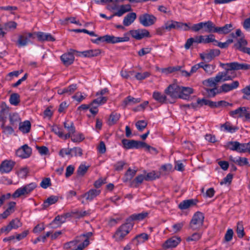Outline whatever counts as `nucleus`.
<instances>
[{
    "instance_id": "obj_1",
    "label": "nucleus",
    "mask_w": 250,
    "mask_h": 250,
    "mask_svg": "<svg viewBox=\"0 0 250 250\" xmlns=\"http://www.w3.org/2000/svg\"><path fill=\"white\" fill-rule=\"evenodd\" d=\"M230 63H221L220 65L225 69V71L219 72L214 77L210 78L203 81L204 85L210 87H217V83L221 82H225L232 80L235 77L232 73H229L234 69H230Z\"/></svg>"
},
{
    "instance_id": "obj_2",
    "label": "nucleus",
    "mask_w": 250,
    "mask_h": 250,
    "mask_svg": "<svg viewBox=\"0 0 250 250\" xmlns=\"http://www.w3.org/2000/svg\"><path fill=\"white\" fill-rule=\"evenodd\" d=\"M63 126L67 131V133L66 134L63 133L62 128L56 125L51 126V131L59 138L66 140L69 138L71 135H73L75 132V127L72 122H69L68 121L63 123Z\"/></svg>"
},
{
    "instance_id": "obj_3",
    "label": "nucleus",
    "mask_w": 250,
    "mask_h": 250,
    "mask_svg": "<svg viewBox=\"0 0 250 250\" xmlns=\"http://www.w3.org/2000/svg\"><path fill=\"white\" fill-rule=\"evenodd\" d=\"M124 1L125 0H110V3H113V5H110V8L112 12V15H110V19L115 16L121 17L125 13L132 10L131 5L129 4L120 5L117 4Z\"/></svg>"
},
{
    "instance_id": "obj_4",
    "label": "nucleus",
    "mask_w": 250,
    "mask_h": 250,
    "mask_svg": "<svg viewBox=\"0 0 250 250\" xmlns=\"http://www.w3.org/2000/svg\"><path fill=\"white\" fill-rule=\"evenodd\" d=\"M133 225L130 223H125L120 226L113 235V238L117 242L124 241L127 235L132 229Z\"/></svg>"
},
{
    "instance_id": "obj_5",
    "label": "nucleus",
    "mask_w": 250,
    "mask_h": 250,
    "mask_svg": "<svg viewBox=\"0 0 250 250\" xmlns=\"http://www.w3.org/2000/svg\"><path fill=\"white\" fill-rule=\"evenodd\" d=\"M34 38V33L24 31L18 35L15 43L19 48L25 47L32 43L31 39Z\"/></svg>"
},
{
    "instance_id": "obj_6",
    "label": "nucleus",
    "mask_w": 250,
    "mask_h": 250,
    "mask_svg": "<svg viewBox=\"0 0 250 250\" xmlns=\"http://www.w3.org/2000/svg\"><path fill=\"white\" fill-rule=\"evenodd\" d=\"M36 183L32 182L18 188L13 193L14 198H19L22 195L29 194L36 187Z\"/></svg>"
},
{
    "instance_id": "obj_7",
    "label": "nucleus",
    "mask_w": 250,
    "mask_h": 250,
    "mask_svg": "<svg viewBox=\"0 0 250 250\" xmlns=\"http://www.w3.org/2000/svg\"><path fill=\"white\" fill-rule=\"evenodd\" d=\"M189 24L183 23L173 20L167 21L166 22V27L167 31L171 29L183 30L188 31L190 29Z\"/></svg>"
},
{
    "instance_id": "obj_8",
    "label": "nucleus",
    "mask_w": 250,
    "mask_h": 250,
    "mask_svg": "<svg viewBox=\"0 0 250 250\" xmlns=\"http://www.w3.org/2000/svg\"><path fill=\"white\" fill-rule=\"evenodd\" d=\"M204 215L200 211L196 212L190 222V227L193 230L200 229L203 225Z\"/></svg>"
},
{
    "instance_id": "obj_9",
    "label": "nucleus",
    "mask_w": 250,
    "mask_h": 250,
    "mask_svg": "<svg viewBox=\"0 0 250 250\" xmlns=\"http://www.w3.org/2000/svg\"><path fill=\"white\" fill-rule=\"evenodd\" d=\"M138 19L140 24L145 27H148L153 25L157 21L156 17L148 13H145L140 15Z\"/></svg>"
},
{
    "instance_id": "obj_10",
    "label": "nucleus",
    "mask_w": 250,
    "mask_h": 250,
    "mask_svg": "<svg viewBox=\"0 0 250 250\" xmlns=\"http://www.w3.org/2000/svg\"><path fill=\"white\" fill-rule=\"evenodd\" d=\"M97 97L90 103L91 108L89 111L94 116L96 115L98 112V106L104 104L107 100L106 97L103 96L99 95Z\"/></svg>"
},
{
    "instance_id": "obj_11",
    "label": "nucleus",
    "mask_w": 250,
    "mask_h": 250,
    "mask_svg": "<svg viewBox=\"0 0 250 250\" xmlns=\"http://www.w3.org/2000/svg\"><path fill=\"white\" fill-rule=\"evenodd\" d=\"M122 143L124 147L127 149L143 148L144 146H146V143L145 142L125 139L122 140Z\"/></svg>"
},
{
    "instance_id": "obj_12",
    "label": "nucleus",
    "mask_w": 250,
    "mask_h": 250,
    "mask_svg": "<svg viewBox=\"0 0 250 250\" xmlns=\"http://www.w3.org/2000/svg\"><path fill=\"white\" fill-rule=\"evenodd\" d=\"M247 45L248 42L244 37H242L237 40V42L234 43L233 47L236 50L250 55V48L246 47Z\"/></svg>"
},
{
    "instance_id": "obj_13",
    "label": "nucleus",
    "mask_w": 250,
    "mask_h": 250,
    "mask_svg": "<svg viewBox=\"0 0 250 250\" xmlns=\"http://www.w3.org/2000/svg\"><path fill=\"white\" fill-rule=\"evenodd\" d=\"M129 33L133 38L138 40H141L144 38L150 37L149 31L146 29L131 30H130Z\"/></svg>"
},
{
    "instance_id": "obj_14",
    "label": "nucleus",
    "mask_w": 250,
    "mask_h": 250,
    "mask_svg": "<svg viewBox=\"0 0 250 250\" xmlns=\"http://www.w3.org/2000/svg\"><path fill=\"white\" fill-rule=\"evenodd\" d=\"M75 50L71 49L70 51L63 54L61 56V60L62 63L65 66H68L72 64L74 61V53Z\"/></svg>"
},
{
    "instance_id": "obj_15",
    "label": "nucleus",
    "mask_w": 250,
    "mask_h": 250,
    "mask_svg": "<svg viewBox=\"0 0 250 250\" xmlns=\"http://www.w3.org/2000/svg\"><path fill=\"white\" fill-rule=\"evenodd\" d=\"M180 86L176 84L169 85L165 90V93L171 98H180Z\"/></svg>"
},
{
    "instance_id": "obj_16",
    "label": "nucleus",
    "mask_w": 250,
    "mask_h": 250,
    "mask_svg": "<svg viewBox=\"0 0 250 250\" xmlns=\"http://www.w3.org/2000/svg\"><path fill=\"white\" fill-rule=\"evenodd\" d=\"M17 156L22 159H26L30 156L32 153V149L27 145H24L16 151Z\"/></svg>"
},
{
    "instance_id": "obj_17",
    "label": "nucleus",
    "mask_w": 250,
    "mask_h": 250,
    "mask_svg": "<svg viewBox=\"0 0 250 250\" xmlns=\"http://www.w3.org/2000/svg\"><path fill=\"white\" fill-rule=\"evenodd\" d=\"M33 33L34 36L36 35L38 41L40 42H54L55 41V38L50 33L41 31Z\"/></svg>"
},
{
    "instance_id": "obj_18",
    "label": "nucleus",
    "mask_w": 250,
    "mask_h": 250,
    "mask_svg": "<svg viewBox=\"0 0 250 250\" xmlns=\"http://www.w3.org/2000/svg\"><path fill=\"white\" fill-rule=\"evenodd\" d=\"M15 162L12 160H4L0 166V171L2 173H8L13 169Z\"/></svg>"
},
{
    "instance_id": "obj_19",
    "label": "nucleus",
    "mask_w": 250,
    "mask_h": 250,
    "mask_svg": "<svg viewBox=\"0 0 250 250\" xmlns=\"http://www.w3.org/2000/svg\"><path fill=\"white\" fill-rule=\"evenodd\" d=\"M181 239L179 237L173 236L168 239L163 244V247L165 249L173 248L181 242Z\"/></svg>"
},
{
    "instance_id": "obj_20",
    "label": "nucleus",
    "mask_w": 250,
    "mask_h": 250,
    "mask_svg": "<svg viewBox=\"0 0 250 250\" xmlns=\"http://www.w3.org/2000/svg\"><path fill=\"white\" fill-rule=\"evenodd\" d=\"M247 109H249V108L245 106L240 107L234 110L231 111L229 115L233 118H242L244 117L248 118L249 114L246 113Z\"/></svg>"
},
{
    "instance_id": "obj_21",
    "label": "nucleus",
    "mask_w": 250,
    "mask_h": 250,
    "mask_svg": "<svg viewBox=\"0 0 250 250\" xmlns=\"http://www.w3.org/2000/svg\"><path fill=\"white\" fill-rule=\"evenodd\" d=\"M101 190L99 189L91 188L87 192L82 195L83 198H85L87 201H92L96 197L100 195Z\"/></svg>"
},
{
    "instance_id": "obj_22",
    "label": "nucleus",
    "mask_w": 250,
    "mask_h": 250,
    "mask_svg": "<svg viewBox=\"0 0 250 250\" xmlns=\"http://www.w3.org/2000/svg\"><path fill=\"white\" fill-rule=\"evenodd\" d=\"M239 83L238 81H233L230 83H224L221 86L220 91L227 93L238 87Z\"/></svg>"
},
{
    "instance_id": "obj_23",
    "label": "nucleus",
    "mask_w": 250,
    "mask_h": 250,
    "mask_svg": "<svg viewBox=\"0 0 250 250\" xmlns=\"http://www.w3.org/2000/svg\"><path fill=\"white\" fill-rule=\"evenodd\" d=\"M229 68L234 70H247L250 69V64L245 63H239L236 62H230Z\"/></svg>"
},
{
    "instance_id": "obj_24",
    "label": "nucleus",
    "mask_w": 250,
    "mask_h": 250,
    "mask_svg": "<svg viewBox=\"0 0 250 250\" xmlns=\"http://www.w3.org/2000/svg\"><path fill=\"white\" fill-rule=\"evenodd\" d=\"M229 159L230 161L234 163L239 166H244L249 164V161L247 158L238 157H234L230 155L229 157Z\"/></svg>"
},
{
    "instance_id": "obj_25",
    "label": "nucleus",
    "mask_w": 250,
    "mask_h": 250,
    "mask_svg": "<svg viewBox=\"0 0 250 250\" xmlns=\"http://www.w3.org/2000/svg\"><path fill=\"white\" fill-rule=\"evenodd\" d=\"M137 18V15L134 12L127 14L124 18L123 23L125 26L131 25Z\"/></svg>"
},
{
    "instance_id": "obj_26",
    "label": "nucleus",
    "mask_w": 250,
    "mask_h": 250,
    "mask_svg": "<svg viewBox=\"0 0 250 250\" xmlns=\"http://www.w3.org/2000/svg\"><path fill=\"white\" fill-rule=\"evenodd\" d=\"M233 29V25L231 23L226 24L222 27L215 28V32L220 34H227Z\"/></svg>"
},
{
    "instance_id": "obj_27",
    "label": "nucleus",
    "mask_w": 250,
    "mask_h": 250,
    "mask_svg": "<svg viewBox=\"0 0 250 250\" xmlns=\"http://www.w3.org/2000/svg\"><path fill=\"white\" fill-rule=\"evenodd\" d=\"M238 129V127L233 126L231 123L229 122H227L225 124L221 125V130L225 132L233 133L235 132Z\"/></svg>"
},
{
    "instance_id": "obj_28",
    "label": "nucleus",
    "mask_w": 250,
    "mask_h": 250,
    "mask_svg": "<svg viewBox=\"0 0 250 250\" xmlns=\"http://www.w3.org/2000/svg\"><path fill=\"white\" fill-rule=\"evenodd\" d=\"M196 205V202L193 199L184 200L178 205L179 208L181 210H184Z\"/></svg>"
},
{
    "instance_id": "obj_29",
    "label": "nucleus",
    "mask_w": 250,
    "mask_h": 250,
    "mask_svg": "<svg viewBox=\"0 0 250 250\" xmlns=\"http://www.w3.org/2000/svg\"><path fill=\"white\" fill-rule=\"evenodd\" d=\"M141 101V100L140 98H135L130 96H128L123 101V105L124 107H125L127 105H133L134 104L139 103Z\"/></svg>"
},
{
    "instance_id": "obj_30",
    "label": "nucleus",
    "mask_w": 250,
    "mask_h": 250,
    "mask_svg": "<svg viewBox=\"0 0 250 250\" xmlns=\"http://www.w3.org/2000/svg\"><path fill=\"white\" fill-rule=\"evenodd\" d=\"M180 98L185 99H187L193 92V89L191 87L181 86H180Z\"/></svg>"
},
{
    "instance_id": "obj_31",
    "label": "nucleus",
    "mask_w": 250,
    "mask_h": 250,
    "mask_svg": "<svg viewBox=\"0 0 250 250\" xmlns=\"http://www.w3.org/2000/svg\"><path fill=\"white\" fill-rule=\"evenodd\" d=\"M100 53L99 50H88L82 52H79V56H83L84 57H92L97 56Z\"/></svg>"
},
{
    "instance_id": "obj_32",
    "label": "nucleus",
    "mask_w": 250,
    "mask_h": 250,
    "mask_svg": "<svg viewBox=\"0 0 250 250\" xmlns=\"http://www.w3.org/2000/svg\"><path fill=\"white\" fill-rule=\"evenodd\" d=\"M152 98L158 103L164 104L167 100V96L161 92L155 91L152 94Z\"/></svg>"
},
{
    "instance_id": "obj_33",
    "label": "nucleus",
    "mask_w": 250,
    "mask_h": 250,
    "mask_svg": "<svg viewBox=\"0 0 250 250\" xmlns=\"http://www.w3.org/2000/svg\"><path fill=\"white\" fill-rule=\"evenodd\" d=\"M31 129V123L28 121L26 120L23 122H21L19 124V130L23 133H28Z\"/></svg>"
},
{
    "instance_id": "obj_34",
    "label": "nucleus",
    "mask_w": 250,
    "mask_h": 250,
    "mask_svg": "<svg viewBox=\"0 0 250 250\" xmlns=\"http://www.w3.org/2000/svg\"><path fill=\"white\" fill-rule=\"evenodd\" d=\"M58 200L59 197L57 196H50L43 202L42 204V208H46L50 205L56 203L58 201Z\"/></svg>"
},
{
    "instance_id": "obj_35",
    "label": "nucleus",
    "mask_w": 250,
    "mask_h": 250,
    "mask_svg": "<svg viewBox=\"0 0 250 250\" xmlns=\"http://www.w3.org/2000/svg\"><path fill=\"white\" fill-rule=\"evenodd\" d=\"M205 28V31L208 33H216L215 24L211 21H208L206 22H203V28Z\"/></svg>"
},
{
    "instance_id": "obj_36",
    "label": "nucleus",
    "mask_w": 250,
    "mask_h": 250,
    "mask_svg": "<svg viewBox=\"0 0 250 250\" xmlns=\"http://www.w3.org/2000/svg\"><path fill=\"white\" fill-rule=\"evenodd\" d=\"M149 238V236L147 234L143 233L136 235L133 239V241H136V245H139L145 242Z\"/></svg>"
},
{
    "instance_id": "obj_37",
    "label": "nucleus",
    "mask_w": 250,
    "mask_h": 250,
    "mask_svg": "<svg viewBox=\"0 0 250 250\" xmlns=\"http://www.w3.org/2000/svg\"><path fill=\"white\" fill-rule=\"evenodd\" d=\"M220 54V51L219 49H211L209 52L207 53V62H209L212 60L215 57L218 56Z\"/></svg>"
},
{
    "instance_id": "obj_38",
    "label": "nucleus",
    "mask_w": 250,
    "mask_h": 250,
    "mask_svg": "<svg viewBox=\"0 0 250 250\" xmlns=\"http://www.w3.org/2000/svg\"><path fill=\"white\" fill-rule=\"evenodd\" d=\"M216 68V65L213 64H206L205 62H203V64H202V68H203L204 71L208 74V75H211L215 70Z\"/></svg>"
},
{
    "instance_id": "obj_39",
    "label": "nucleus",
    "mask_w": 250,
    "mask_h": 250,
    "mask_svg": "<svg viewBox=\"0 0 250 250\" xmlns=\"http://www.w3.org/2000/svg\"><path fill=\"white\" fill-rule=\"evenodd\" d=\"M144 180H146L145 176L143 174L139 175L131 182V186L137 188Z\"/></svg>"
},
{
    "instance_id": "obj_40",
    "label": "nucleus",
    "mask_w": 250,
    "mask_h": 250,
    "mask_svg": "<svg viewBox=\"0 0 250 250\" xmlns=\"http://www.w3.org/2000/svg\"><path fill=\"white\" fill-rule=\"evenodd\" d=\"M238 146L237 152L245 153L248 152L250 153V143H240L238 142Z\"/></svg>"
},
{
    "instance_id": "obj_41",
    "label": "nucleus",
    "mask_w": 250,
    "mask_h": 250,
    "mask_svg": "<svg viewBox=\"0 0 250 250\" xmlns=\"http://www.w3.org/2000/svg\"><path fill=\"white\" fill-rule=\"evenodd\" d=\"M148 215L147 212H142L139 213L133 214L130 216V218L132 220L141 221L147 217Z\"/></svg>"
},
{
    "instance_id": "obj_42",
    "label": "nucleus",
    "mask_w": 250,
    "mask_h": 250,
    "mask_svg": "<svg viewBox=\"0 0 250 250\" xmlns=\"http://www.w3.org/2000/svg\"><path fill=\"white\" fill-rule=\"evenodd\" d=\"M136 170H133L129 168L125 175L124 181L128 182L131 181L136 174Z\"/></svg>"
},
{
    "instance_id": "obj_43",
    "label": "nucleus",
    "mask_w": 250,
    "mask_h": 250,
    "mask_svg": "<svg viewBox=\"0 0 250 250\" xmlns=\"http://www.w3.org/2000/svg\"><path fill=\"white\" fill-rule=\"evenodd\" d=\"M160 176V173L159 172L155 171H152L147 173L146 177V181H153L157 178H159Z\"/></svg>"
},
{
    "instance_id": "obj_44",
    "label": "nucleus",
    "mask_w": 250,
    "mask_h": 250,
    "mask_svg": "<svg viewBox=\"0 0 250 250\" xmlns=\"http://www.w3.org/2000/svg\"><path fill=\"white\" fill-rule=\"evenodd\" d=\"M129 40V38L126 35L123 37H116L113 36H110V43H115L120 42H127Z\"/></svg>"
},
{
    "instance_id": "obj_45",
    "label": "nucleus",
    "mask_w": 250,
    "mask_h": 250,
    "mask_svg": "<svg viewBox=\"0 0 250 250\" xmlns=\"http://www.w3.org/2000/svg\"><path fill=\"white\" fill-rule=\"evenodd\" d=\"M91 41L95 43L100 44L104 42H109V35H106L104 36L98 37L95 39L91 40Z\"/></svg>"
},
{
    "instance_id": "obj_46",
    "label": "nucleus",
    "mask_w": 250,
    "mask_h": 250,
    "mask_svg": "<svg viewBox=\"0 0 250 250\" xmlns=\"http://www.w3.org/2000/svg\"><path fill=\"white\" fill-rule=\"evenodd\" d=\"M206 94L209 97H213L216 94L221 93V91L219 90L217 87H213L212 88H206L205 89Z\"/></svg>"
},
{
    "instance_id": "obj_47",
    "label": "nucleus",
    "mask_w": 250,
    "mask_h": 250,
    "mask_svg": "<svg viewBox=\"0 0 250 250\" xmlns=\"http://www.w3.org/2000/svg\"><path fill=\"white\" fill-rule=\"evenodd\" d=\"M10 103L13 105H17L20 102V95L18 93H13L10 95L9 99Z\"/></svg>"
},
{
    "instance_id": "obj_48",
    "label": "nucleus",
    "mask_w": 250,
    "mask_h": 250,
    "mask_svg": "<svg viewBox=\"0 0 250 250\" xmlns=\"http://www.w3.org/2000/svg\"><path fill=\"white\" fill-rule=\"evenodd\" d=\"M70 137L71 141L74 143H80L85 138L84 135L81 133H79L74 135H71Z\"/></svg>"
},
{
    "instance_id": "obj_49",
    "label": "nucleus",
    "mask_w": 250,
    "mask_h": 250,
    "mask_svg": "<svg viewBox=\"0 0 250 250\" xmlns=\"http://www.w3.org/2000/svg\"><path fill=\"white\" fill-rule=\"evenodd\" d=\"M238 142V141L228 142L226 144V147L231 150L237 152L239 146Z\"/></svg>"
},
{
    "instance_id": "obj_50",
    "label": "nucleus",
    "mask_w": 250,
    "mask_h": 250,
    "mask_svg": "<svg viewBox=\"0 0 250 250\" xmlns=\"http://www.w3.org/2000/svg\"><path fill=\"white\" fill-rule=\"evenodd\" d=\"M236 232L239 238H242L244 235L243 225L242 222H239L237 225Z\"/></svg>"
},
{
    "instance_id": "obj_51",
    "label": "nucleus",
    "mask_w": 250,
    "mask_h": 250,
    "mask_svg": "<svg viewBox=\"0 0 250 250\" xmlns=\"http://www.w3.org/2000/svg\"><path fill=\"white\" fill-rule=\"evenodd\" d=\"M9 120L10 124L13 125L19 122L21 120V119L18 114L16 113H13L9 115Z\"/></svg>"
},
{
    "instance_id": "obj_52",
    "label": "nucleus",
    "mask_w": 250,
    "mask_h": 250,
    "mask_svg": "<svg viewBox=\"0 0 250 250\" xmlns=\"http://www.w3.org/2000/svg\"><path fill=\"white\" fill-rule=\"evenodd\" d=\"M17 23L14 21H9L4 24V27L6 30H13L17 28Z\"/></svg>"
},
{
    "instance_id": "obj_53",
    "label": "nucleus",
    "mask_w": 250,
    "mask_h": 250,
    "mask_svg": "<svg viewBox=\"0 0 250 250\" xmlns=\"http://www.w3.org/2000/svg\"><path fill=\"white\" fill-rule=\"evenodd\" d=\"M12 229H16L19 228L21 227L22 223L20 221V220L18 218H15L11 220L9 223Z\"/></svg>"
},
{
    "instance_id": "obj_54",
    "label": "nucleus",
    "mask_w": 250,
    "mask_h": 250,
    "mask_svg": "<svg viewBox=\"0 0 250 250\" xmlns=\"http://www.w3.org/2000/svg\"><path fill=\"white\" fill-rule=\"evenodd\" d=\"M83 150L79 147H74L71 148V157L82 156Z\"/></svg>"
},
{
    "instance_id": "obj_55",
    "label": "nucleus",
    "mask_w": 250,
    "mask_h": 250,
    "mask_svg": "<svg viewBox=\"0 0 250 250\" xmlns=\"http://www.w3.org/2000/svg\"><path fill=\"white\" fill-rule=\"evenodd\" d=\"M202 234L200 233L195 232L192 234L191 236H188L186 238L187 242L190 241H197L201 238Z\"/></svg>"
},
{
    "instance_id": "obj_56",
    "label": "nucleus",
    "mask_w": 250,
    "mask_h": 250,
    "mask_svg": "<svg viewBox=\"0 0 250 250\" xmlns=\"http://www.w3.org/2000/svg\"><path fill=\"white\" fill-rule=\"evenodd\" d=\"M208 101L209 100L205 99H198L196 103L192 104L191 105L194 108L197 107L199 105H200V106L203 105H208Z\"/></svg>"
},
{
    "instance_id": "obj_57",
    "label": "nucleus",
    "mask_w": 250,
    "mask_h": 250,
    "mask_svg": "<svg viewBox=\"0 0 250 250\" xmlns=\"http://www.w3.org/2000/svg\"><path fill=\"white\" fill-rule=\"evenodd\" d=\"M150 74L148 72H145L144 73H136L135 74V78L138 80H143L149 77Z\"/></svg>"
},
{
    "instance_id": "obj_58",
    "label": "nucleus",
    "mask_w": 250,
    "mask_h": 250,
    "mask_svg": "<svg viewBox=\"0 0 250 250\" xmlns=\"http://www.w3.org/2000/svg\"><path fill=\"white\" fill-rule=\"evenodd\" d=\"M36 148L41 155H46L49 154V149L45 146H36Z\"/></svg>"
},
{
    "instance_id": "obj_59",
    "label": "nucleus",
    "mask_w": 250,
    "mask_h": 250,
    "mask_svg": "<svg viewBox=\"0 0 250 250\" xmlns=\"http://www.w3.org/2000/svg\"><path fill=\"white\" fill-rule=\"evenodd\" d=\"M79 241V240L75 239L69 242L66 243L64 245V248L66 250H68L74 248L77 245Z\"/></svg>"
},
{
    "instance_id": "obj_60",
    "label": "nucleus",
    "mask_w": 250,
    "mask_h": 250,
    "mask_svg": "<svg viewBox=\"0 0 250 250\" xmlns=\"http://www.w3.org/2000/svg\"><path fill=\"white\" fill-rule=\"evenodd\" d=\"M135 125L138 130L142 131L146 127L147 123L144 120H140L136 123Z\"/></svg>"
},
{
    "instance_id": "obj_61",
    "label": "nucleus",
    "mask_w": 250,
    "mask_h": 250,
    "mask_svg": "<svg viewBox=\"0 0 250 250\" xmlns=\"http://www.w3.org/2000/svg\"><path fill=\"white\" fill-rule=\"evenodd\" d=\"M51 180L49 178H44L40 183V186L44 189L47 188L50 186H51Z\"/></svg>"
},
{
    "instance_id": "obj_62",
    "label": "nucleus",
    "mask_w": 250,
    "mask_h": 250,
    "mask_svg": "<svg viewBox=\"0 0 250 250\" xmlns=\"http://www.w3.org/2000/svg\"><path fill=\"white\" fill-rule=\"evenodd\" d=\"M88 167L84 165H81L77 169V173L80 176H83L87 171Z\"/></svg>"
},
{
    "instance_id": "obj_63",
    "label": "nucleus",
    "mask_w": 250,
    "mask_h": 250,
    "mask_svg": "<svg viewBox=\"0 0 250 250\" xmlns=\"http://www.w3.org/2000/svg\"><path fill=\"white\" fill-rule=\"evenodd\" d=\"M233 230L231 229H228L225 235V240L226 242H229L230 241L233 237Z\"/></svg>"
},
{
    "instance_id": "obj_64",
    "label": "nucleus",
    "mask_w": 250,
    "mask_h": 250,
    "mask_svg": "<svg viewBox=\"0 0 250 250\" xmlns=\"http://www.w3.org/2000/svg\"><path fill=\"white\" fill-rule=\"evenodd\" d=\"M241 91L244 94L242 97L243 99L246 100V97H250V84L242 89Z\"/></svg>"
}]
</instances>
